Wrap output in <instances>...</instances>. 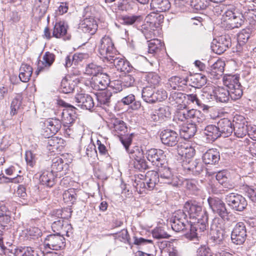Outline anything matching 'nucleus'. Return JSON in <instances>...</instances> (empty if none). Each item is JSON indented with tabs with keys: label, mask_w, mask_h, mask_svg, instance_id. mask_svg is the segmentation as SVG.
<instances>
[{
	"label": "nucleus",
	"mask_w": 256,
	"mask_h": 256,
	"mask_svg": "<svg viewBox=\"0 0 256 256\" xmlns=\"http://www.w3.org/2000/svg\"><path fill=\"white\" fill-rule=\"evenodd\" d=\"M132 134L129 135L125 139H122L121 142L128 153L130 158L134 160V168L139 170H146L148 168V165L144 159V151L142 148L138 146H134L130 149L129 148V146L132 142Z\"/></svg>",
	"instance_id": "1"
},
{
	"label": "nucleus",
	"mask_w": 256,
	"mask_h": 256,
	"mask_svg": "<svg viewBox=\"0 0 256 256\" xmlns=\"http://www.w3.org/2000/svg\"><path fill=\"white\" fill-rule=\"evenodd\" d=\"M98 52L102 58L112 62L116 59L117 51L112 38L104 36L98 45Z\"/></svg>",
	"instance_id": "2"
},
{
	"label": "nucleus",
	"mask_w": 256,
	"mask_h": 256,
	"mask_svg": "<svg viewBox=\"0 0 256 256\" xmlns=\"http://www.w3.org/2000/svg\"><path fill=\"white\" fill-rule=\"evenodd\" d=\"M209 204L214 213L217 214L225 222H234L236 221L234 215L228 212L225 204L218 198L208 199Z\"/></svg>",
	"instance_id": "3"
},
{
	"label": "nucleus",
	"mask_w": 256,
	"mask_h": 256,
	"mask_svg": "<svg viewBox=\"0 0 256 256\" xmlns=\"http://www.w3.org/2000/svg\"><path fill=\"white\" fill-rule=\"evenodd\" d=\"M184 214L187 213L190 220H196L206 214V212L202 211V206L200 203L195 200H191L185 202L184 209L182 211Z\"/></svg>",
	"instance_id": "4"
},
{
	"label": "nucleus",
	"mask_w": 256,
	"mask_h": 256,
	"mask_svg": "<svg viewBox=\"0 0 256 256\" xmlns=\"http://www.w3.org/2000/svg\"><path fill=\"white\" fill-rule=\"evenodd\" d=\"M42 126L41 134L46 138H49L60 130L62 122L58 118H50L46 120Z\"/></svg>",
	"instance_id": "5"
},
{
	"label": "nucleus",
	"mask_w": 256,
	"mask_h": 256,
	"mask_svg": "<svg viewBox=\"0 0 256 256\" xmlns=\"http://www.w3.org/2000/svg\"><path fill=\"white\" fill-rule=\"evenodd\" d=\"M226 201L232 210L238 212L244 210L248 205L245 198L238 194H229L226 196Z\"/></svg>",
	"instance_id": "6"
},
{
	"label": "nucleus",
	"mask_w": 256,
	"mask_h": 256,
	"mask_svg": "<svg viewBox=\"0 0 256 256\" xmlns=\"http://www.w3.org/2000/svg\"><path fill=\"white\" fill-rule=\"evenodd\" d=\"M109 126L112 133L115 136H117L120 138V140L122 139H125L129 136H127L124 138L123 136H125L128 132V127L126 123L122 120L117 118H112L110 120Z\"/></svg>",
	"instance_id": "7"
},
{
	"label": "nucleus",
	"mask_w": 256,
	"mask_h": 256,
	"mask_svg": "<svg viewBox=\"0 0 256 256\" xmlns=\"http://www.w3.org/2000/svg\"><path fill=\"white\" fill-rule=\"evenodd\" d=\"M233 132L238 138H244L248 133L247 121L242 115L236 114L233 118Z\"/></svg>",
	"instance_id": "8"
},
{
	"label": "nucleus",
	"mask_w": 256,
	"mask_h": 256,
	"mask_svg": "<svg viewBox=\"0 0 256 256\" xmlns=\"http://www.w3.org/2000/svg\"><path fill=\"white\" fill-rule=\"evenodd\" d=\"M246 230L243 222H238L234 226L231 234L232 242L236 244H242L246 240Z\"/></svg>",
	"instance_id": "9"
},
{
	"label": "nucleus",
	"mask_w": 256,
	"mask_h": 256,
	"mask_svg": "<svg viewBox=\"0 0 256 256\" xmlns=\"http://www.w3.org/2000/svg\"><path fill=\"white\" fill-rule=\"evenodd\" d=\"M44 244L50 249L58 250L65 247L66 242L62 236L59 234H50L44 239Z\"/></svg>",
	"instance_id": "10"
},
{
	"label": "nucleus",
	"mask_w": 256,
	"mask_h": 256,
	"mask_svg": "<svg viewBox=\"0 0 256 256\" xmlns=\"http://www.w3.org/2000/svg\"><path fill=\"white\" fill-rule=\"evenodd\" d=\"M163 163L158 168V175L164 183L171 184L172 186H176L180 184V180L176 177L174 176L170 168L164 166Z\"/></svg>",
	"instance_id": "11"
},
{
	"label": "nucleus",
	"mask_w": 256,
	"mask_h": 256,
	"mask_svg": "<svg viewBox=\"0 0 256 256\" xmlns=\"http://www.w3.org/2000/svg\"><path fill=\"white\" fill-rule=\"evenodd\" d=\"M56 56L54 54L46 52L42 56V59L38 61L36 74L38 76L40 72L48 70L54 62Z\"/></svg>",
	"instance_id": "12"
},
{
	"label": "nucleus",
	"mask_w": 256,
	"mask_h": 256,
	"mask_svg": "<svg viewBox=\"0 0 256 256\" xmlns=\"http://www.w3.org/2000/svg\"><path fill=\"white\" fill-rule=\"evenodd\" d=\"M68 26L64 21L56 22L52 30V36L56 38L70 40V35L68 32Z\"/></svg>",
	"instance_id": "13"
},
{
	"label": "nucleus",
	"mask_w": 256,
	"mask_h": 256,
	"mask_svg": "<svg viewBox=\"0 0 256 256\" xmlns=\"http://www.w3.org/2000/svg\"><path fill=\"white\" fill-rule=\"evenodd\" d=\"M90 86L95 90H104L110 84V78L104 72L94 77H92Z\"/></svg>",
	"instance_id": "14"
},
{
	"label": "nucleus",
	"mask_w": 256,
	"mask_h": 256,
	"mask_svg": "<svg viewBox=\"0 0 256 256\" xmlns=\"http://www.w3.org/2000/svg\"><path fill=\"white\" fill-rule=\"evenodd\" d=\"M160 140L162 144L170 146H176L180 139L178 134L171 130H164L161 132Z\"/></svg>",
	"instance_id": "15"
},
{
	"label": "nucleus",
	"mask_w": 256,
	"mask_h": 256,
	"mask_svg": "<svg viewBox=\"0 0 256 256\" xmlns=\"http://www.w3.org/2000/svg\"><path fill=\"white\" fill-rule=\"evenodd\" d=\"M148 160L156 167H160L162 164L164 152L160 149L151 148L146 152Z\"/></svg>",
	"instance_id": "16"
},
{
	"label": "nucleus",
	"mask_w": 256,
	"mask_h": 256,
	"mask_svg": "<svg viewBox=\"0 0 256 256\" xmlns=\"http://www.w3.org/2000/svg\"><path fill=\"white\" fill-rule=\"evenodd\" d=\"M65 140L58 136H52L48 140L46 148L50 153L61 152L64 148Z\"/></svg>",
	"instance_id": "17"
},
{
	"label": "nucleus",
	"mask_w": 256,
	"mask_h": 256,
	"mask_svg": "<svg viewBox=\"0 0 256 256\" xmlns=\"http://www.w3.org/2000/svg\"><path fill=\"white\" fill-rule=\"evenodd\" d=\"M186 214L182 210H178L175 214L171 226L172 229L176 232H179L186 228V224L188 222L186 219Z\"/></svg>",
	"instance_id": "18"
},
{
	"label": "nucleus",
	"mask_w": 256,
	"mask_h": 256,
	"mask_svg": "<svg viewBox=\"0 0 256 256\" xmlns=\"http://www.w3.org/2000/svg\"><path fill=\"white\" fill-rule=\"evenodd\" d=\"M12 223V212L9 210L7 204L0 206V228L4 230Z\"/></svg>",
	"instance_id": "19"
},
{
	"label": "nucleus",
	"mask_w": 256,
	"mask_h": 256,
	"mask_svg": "<svg viewBox=\"0 0 256 256\" xmlns=\"http://www.w3.org/2000/svg\"><path fill=\"white\" fill-rule=\"evenodd\" d=\"M225 66L226 64L224 60L221 59L218 60L206 70L208 76L211 78L219 79L223 74Z\"/></svg>",
	"instance_id": "20"
},
{
	"label": "nucleus",
	"mask_w": 256,
	"mask_h": 256,
	"mask_svg": "<svg viewBox=\"0 0 256 256\" xmlns=\"http://www.w3.org/2000/svg\"><path fill=\"white\" fill-rule=\"evenodd\" d=\"M230 44V40L224 36H220L218 40H214L212 46V51L218 54L224 53Z\"/></svg>",
	"instance_id": "21"
},
{
	"label": "nucleus",
	"mask_w": 256,
	"mask_h": 256,
	"mask_svg": "<svg viewBox=\"0 0 256 256\" xmlns=\"http://www.w3.org/2000/svg\"><path fill=\"white\" fill-rule=\"evenodd\" d=\"M151 28H161L164 20V14L158 12H152L146 18Z\"/></svg>",
	"instance_id": "22"
},
{
	"label": "nucleus",
	"mask_w": 256,
	"mask_h": 256,
	"mask_svg": "<svg viewBox=\"0 0 256 256\" xmlns=\"http://www.w3.org/2000/svg\"><path fill=\"white\" fill-rule=\"evenodd\" d=\"M218 128L219 129L222 136L228 137L233 132V122L230 118H221L218 122Z\"/></svg>",
	"instance_id": "23"
},
{
	"label": "nucleus",
	"mask_w": 256,
	"mask_h": 256,
	"mask_svg": "<svg viewBox=\"0 0 256 256\" xmlns=\"http://www.w3.org/2000/svg\"><path fill=\"white\" fill-rule=\"evenodd\" d=\"M80 28L84 32L92 35L96 32L98 24L94 18H84L81 22Z\"/></svg>",
	"instance_id": "24"
},
{
	"label": "nucleus",
	"mask_w": 256,
	"mask_h": 256,
	"mask_svg": "<svg viewBox=\"0 0 256 256\" xmlns=\"http://www.w3.org/2000/svg\"><path fill=\"white\" fill-rule=\"evenodd\" d=\"M78 106L82 108L90 110L94 106V102L92 96L87 94H77L74 98Z\"/></svg>",
	"instance_id": "25"
},
{
	"label": "nucleus",
	"mask_w": 256,
	"mask_h": 256,
	"mask_svg": "<svg viewBox=\"0 0 256 256\" xmlns=\"http://www.w3.org/2000/svg\"><path fill=\"white\" fill-rule=\"evenodd\" d=\"M186 78L173 76L168 80L167 85L172 90H184L187 85Z\"/></svg>",
	"instance_id": "26"
},
{
	"label": "nucleus",
	"mask_w": 256,
	"mask_h": 256,
	"mask_svg": "<svg viewBox=\"0 0 256 256\" xmlns=\"http://www.w3.org/2000/svg\"><path fill=\"white\" fill-rule=\"evenodd\" d=\"M212 94L216 100L221 102H228L230 98L229 90L222 86H214Z\"/></svg>",
	"instance_id": "27"
},
{
	"label": "nucleus",
	"mask_w": 256,
	"mask_h": 256,
	"mask_svg": "<svg viewBox=\"0 0 256 256\" xmlns=\"http://www.w3.org/2000/svg\"><path fill=\"white\" fill-rule=\"evenodd\" d=\"M40 182L42 185L51 188L56 184V176L52 171L45 170L40 176Z\"/></svg>",
	"instance_id": "28"
},
{
	"label": "nucleus",
	"mask_w": 256,
	"mask_h": 256,
	"mask_svg": "<svg viewBox=\"0 0 256 256\" xmlns=\"http://www.w3.org/2000/svg\"><path fill=\"white\" fill-rule=\"evenodd\" d=\"M220 158L219 152L216 149H210L203 155L202 160L206 164H214Z\"/></svg>",
	"instance_id": "29"
},
{
	"label": "nucleus",
	"mask_w": 256,
	"mask_h": 256,
	"mask_svg": "<svg viewBox=\"0 0 256 256\" xmlns=\"http://www.w3.org/2000/svg\"><path fill=\"white\" fill-rule=\"evenodd\" d=\"M172 98H174L176 103L180 102V100H178V99L180 100H182L183 98H184L187 100L186 103L188 104H196L198 106H200V100L196 94H186L184 96L183 94L181 92H174L172 94Z\"/></svg>",
	"instance_id": "30"
},
{
	"label": "nucleus",
	"mask_w": 256,
	"mask_h": 256,
	"mask_svg": "<svg viewBox=\"0 0 256 256\" xmlns=\"http://www.w3.org/2000/svg\"><path fill=\"white\" fill-rule=\"evenodd\" d=\"M171 6L169 0H152L150 9L158 12H166L170 10Z\"/></svg>",
	"instance_id": "31"
},
{
	"label": "nucleus",
	"mask_w": 256,
	"mask_h": 256,
	"mask_svg": "<svg viewBox=\"0 0 256 256\" xmlns=\"http://www.w3.org/2000/svg\"><path fill=\"white\" fill-rule=\"evenodd\" d=\"M144 181L148 186V190H152L159 181L158 174L154 170L148 171L145 175Z\"/></svg>",
	"instance_id": "32"
},
{
	"label": "nucleus",
	"mask_w": 256,
	"mask_h": 256,
	"mask_svg": "<svg viewBox=\"0 0 256 256\" xmlns=\"http://www.w3.org/2000/svg\"><path fill=\"white\" fill-rule=\"evenodd\" d=\"M33 72L32 68L26 64H22L20 68L19 78L23 82H28Z\"/></svg>",
	"instance_id": "33"
},
{
	"label": "nucleus",
	"mask_w": 256,
	"mask_h": 256,
	"mask_svg": "<svg viewBox=\"0 0 256 256\" xmlns=\"http://www.w3.org/2000/svg\"><path fill=\"white\" fill-rule=\"evenodd\" d=\"M61 122L64 127L72 126L76 120V116L70 110L64 109L62 113Z\"/></svg>",
	"instance_id": "34"
},
{
	"label": "nucleus",
	"mask_w": 256,
	"mask_h": 256,
	"mask_svg": "<svg viewBox=\"0 0 256 256\" xmlns=\"http://www.w3.org/2000/svg\"><path fill=\"white\" fill-rule=\"evenodd\" d=\"M120 19L122 21V24L128 26L134 24H141L143 21L144 16L142 15H125L120 16Z\"/></svg>",
	"instance_id": "35"
},
{
	"label": "nucleus",
	"mask_w": 256,
	"mask_h": 256,
	"mask_svg": "<svg viewBox=\"0 0 256 256\" xmlns=\"http://www.w3.org/2000/svg\"><path fill=\"white\" fill-rule=\"evenodd\" d=\"M74 82L70 76H66L61 82L60 90L64 94L72 92L74 88Z\"/></svg>",
	"instance_id": "36"
},
{
	"label": "nucleus",
	"mask_w": 256,
	"mask_h": 256,
	"mask_svg": "<svg viewBox=\"0 0 256 256\" xmlns=\"http://www.w3.org/2000/svg\"><path fill=\"white\" fill-rule=\"evenodd\" d=\"M22 96L20 94H16L12 99L10 106V116H13L18 113V110L22 108Z\"/></svg>",
	"instance_id": "37"
},
{
	"label": "nucleus",
	"mask_w": 256,
	"mask_h": 256,
	"mask_svg": "<svg viewBox=\"0 0 256 256\" xmlns=\"http://www.w3.org/2000/svg\"><path fill=\"white\" fill-rule=\"evenodd\" d=\"M227 172L224 171L219 172L216 175V179L224 188L232 189L234 186L227 176Z\"/></svg>",
	"instance_id": "38"
},
{
	"label": "nucleus",
	"mask_w": 256,
	"mask_h": 256,
	"mask_svg": "<svg viewBox=\"0 0 256 256\" xmlns=\"http://www.w3.org/2000/svg\"><path fill=\"white\" fill-rule=\"evenodd\" d=\"M197 221L191 222L194 227L198 229V232H202L206 230L208 226V216L206 214H204V216L199 217V218H196Z\"/></svg>",
	"instance_id": "39"
},
{
	"label": "nucleus",
	"mask_w": 256,
	"mask_h": 256,
	"mask_svg": "<svg viewBox=\"0 0 256 256\" xmlns=\"http://www.w3.org/2000/svg\"><path fill=\"white\" fill-rule=\"evenodd\" d=\"M178 151L182 156L188 159L193 158L196 153L194 148L188 144H186L178 147Z\"/></svg>",
	"instance_id": "40"
},
{
	"label": "nucleus",
	"mask_w": 256,
	"mask_h": 256,
	"mask_svg": "<svg viewBox=\"0 0 256 256\" xmlns=\"http://www.w3.org/2000/svg\"><path fill=\"white\" fill-rule=\"evenodd\" d=\"M188 120L192 124H200L204 120V114L199 110L192 109L188 110Z\"/></svg>",
	"instance_id": "41"
},
{
	"label": "nucleus",
	"mask_w": 256,
	"mask_h": 256,
	"mask_svg": "<svg viewBox=\"0 0 256 256\" xmlns=\"http://www.w3.org/2000/svg\"><path fill=\"white\" fill-rule=\"evenodd\" d=\"M78 190L70 188L65 190L63 194V200L64 202L73 204L76 200Z\"/></svg>",
	"instance_id": "42"
},
{
	"label": "nucleus",
	"mask_w": 256,
	"mask_h": 256,
	"mask_svg": "<svg viewBox=\"0 0 256 256\" xmlns=\"http://www.w3.org/2000/svg\"><path fill=\"white\" fill-rule=\"evenodd\" d=\"M50 0H35L34 7L36 12L40 16L46 12Z\"/></svg>",
	"instance_id": "43"
},
{
	"label": "nucleus",
	"mask_w": 256,
	"mask_h": 256,
	"mask_svg": "<svg viewBox=\"0 0 256 256\" xmlns=\"http://www.w3.org/2000/svg\"><path fill=\"white\" fill-rule=\"evenodd\" d=\"M51 171L53 172H62L64 166H67L66 163H64V160L60 156H56L52 159Z\"/></svg>",
	"instance_id": "44"
},
{
	"label": "nucleus",
	"mask_w": 256,
	"mask_h": 256,
	"mask_svg": "<svg viewBox=\"0 0 256 256\" xmlns=\"http://www.w3.org/2000/svg\"><path fill=\"white\" fill-rule=\"evenodd\" d=\"M240 76L236 74H226L223 77V82L228 88H234L236 85H240Z\"/></svg>",
	"instance_id": "45"
},
{
	"label": "nucleus",
	"mask_w": 256,
	"mask_h": 256,
	"mask_svg": "<svg viewBox=\"0 0 256 256\" xmlns=\"http://www.w3.org/2000/svg\"><path fill=\"white\" fill-rule=\"evenodd\" d=\"M196 132V124L189 123L184 125L181 128V132L186 139L190 138L193 136Z\"/></svg>",
	"instance_id": "46"
},
{
	"label": "nucleus",
	"mask_w": 256,
	"mask_h": 256,
	"mask_svg": "<svg viewBox=\"0 0 256 256\" xmlns=\"http://www.w3.org/2000/svg\"><path fill=\"white\" fill-rule=\"evenodd\" d=\"M145 80L148 86H152L155 88L160 84V78L156 72H150L146 74Z\"/></svg>",
	"instance_id": "47"
},
{
	"label": "nucleus",
	"mask_w": 256,
	"mask_h": 256,
	"mask_svg": "<svg viewBox=\"0 0 256 256\" xmlns=\"http://www.w3.org/2000/svg\"><path fill=\"white\" fill-rule=\"evenodd\" d=\"M103 72V68L102 66L94 63L88 64L86 68V74L94 77Z\"/></svg>",
	"instance_id": "48"
},
{
	"label": "nucleus",
	"mask_w": 256,
	"mask_h": 256,
	"mask_svg": "<svg viewBox=\"0 0 256 256\" xmlns=\"http://www.w3.org/2000/svg\"><path fill=\"white\" fill-rule=\"evenodd\" d=\"M164 46L163 43L158 38H152L148 41V52L154 54L160 52Z\"/></svg>",
	"instance_id": "49"
},
{
	"label": "nucleus",
	"mask_w": 256,
	"mask_h": 256,
	"mask_svg": "<svg viewBox=\"0 0 256 256\" xmlns=\"http://www.w3.org/2000/svg\"><path fill=\"white\" fill-rule=\"evenodd\" d=\"M140 176L142 178L138 175L137 177H136L133 186L139 194H143L146 192V190H148V186L146 185V181L143 180L144 176L140 174Z\"/></svg>",
	"instance_id": "50"
},
{
	"label": "nucleus",
	"mask_w": 256,
	"mask_h": 256,
	"mask_svg": "<svg viewBox=\"0 0 256 256\" xmlns=\"http://www.w3.org/2000/svg\"><path fill=\"white\" fill-rule=\"evenodd\" d=\"M205 134L211 140H216L221 136V134L218 126L213 124L207 126L205 128Z\"/></svg>",
	"instance_id": "51"
},
{
	"label": "nucleus",
	"mask_w": 256,
	"mask_h": 256,
	"mask_svg": "<svg viewBox=\"0 0 256 256\" xmlns=\"http://www.w3.org/2000/svg\"><path fill=\"white\" fill-rule=\"evenodd\" d=\"M186 108V105L180 104L178 106L174 118L180 122H184L188 120V110H185Z\"/></svg>",
	"instance_id": "52"
},
{
	"label": "nucleus",
	"mask_w": 256,
	"mask_h": 256,
	"mask_svg": "<svg viewBox=\"0 0 256 256\" xmlns=\"http://www.w3.org/2000/svg\"><path fill=\"white\" fill-rule=\"evenodd\" d=\"M154 88L148 86L144 88L142 91V98L146 102L152 104L153 96H154Z\"/></svg>",
	"instance_id": "53"
},
{
	"label": "nucleus",
	"mask_w": 256,
	"mask_h": 256,
	"mask_svg": "<svg viewBox=\"0 0 256 256\" xmlns=\"http://www.w3.org/2000/svg\"><path fill=\"white\" fill-rule=\"evenodd\" d=\"M191 80L194 87L200 88L206 84L207 78L203 74H197L192 76L191 78Z\"/></svg>",
	"instance_id": "54"
},
{
	"label": "nucleus",
	"mask_w": 256,
	"mask_h": 256,
	"mask_svg": "<svg viewBox=\"0 0 256 256\" xmlns=\"http://www.w3.org/2000/svg\"><path fill=\"white\" fill-rule=\"evenodd\" d=\"M228 88L230 90V97L232 100H237L242 97L243 94V92L241 84L236 85L234 88Z\"/></svg>",
	"instance_id": "55"
},
{
	"label": "nucleus",
	"mask_w": 256,
	"mask_h": 256,
	"mask_svg": "<svg viewBox=\"0 0 256 256\" xmlns=\"http://www.w3.org/2000/svg\"><path fill=\"white\" fill-rule=\"evenodd\" d=\"M238 12L236 8H232L226 10L222 15L223 21L225 22L228 28H230V22L232 20L235 14H236V12Z\"/></svg>",
	"instance_id": "56"
},
{
	"label": "nucleus",
	"mask_w": 256,
	"mask_h": 256,
	"mask_svg": "<svg viewBox=\"0 0 256 256\" xmlns=\"http://www.w3.org/2000/svg\"><path fill=\"white\" fill-rule=\"evenodd\" d=\"M244 22V18L242 14L238 12H236L232 20L230 22L229 28L233 29L234 28H239Z\"/></svg>",
	"instance_id": "57"
},
{
	"label": "nucleus",
	"mask_w": 256,
	"mask_h": 256,
	"mask_svg": "<svg viewBox=\"0 0 256 256\" xmlns=\"http://www.w3.org/2000/svg\"><path fill=\"white\" fill-rule=\"evenodd\" d=\"M113 62H114L116 67L118 70L124 72H128L130 69L128 63L124 59H119L116 57V59Z\"/></svg>",
	"instance_id": "58"
},
{
	"label": "nucleus",
	"mask_w": 256,
	"mask_h": 256,
	"mask_svg": "<svg viewBox=\"0 0 256 256\" xmlns=\"http://www.w3.org/2000/svg\"><path fill=\"white\" fill-rule=\"evenodd\" d=\"M168 97V94L166 90L164 88H159L154 92V96H153L152 104L157 102H162Z\"/></svg>",
	"instance_id": "59"
},
{
	"label": "nucleus",
	"mask_w": 256,
	"mask_h": 256,
	"mask_svg": "<svg viewBox=\"0 0 256 256\" xmlns=\"http://www.w3.org/2000/svg\"><path fill=\"white\" fill-rule=\"evenodd\" d=\"M111 92L108 91H104L97 94V100L100 104L108 105L110 102Z\"/></svg>",
	"instance_id": "60"
},
{
	"label": "nucleus",
	"mask_w": 256,
	"mask_h": 256,
	"mask_svg": "<svg viewBox=\"0 0 256 256\" xmlns=\"http://www.w3.org/2000/svg\"><path fill=\"white\" fill-rule=\"evenodd\" d=\"M116 238L124 243L130 244V238L126 229H123L118 232L115 234Z\"/></svg>",
	"instance_id": "61"
},
{
	"label": "nucleus",
	"mask_w": 256,
	"mask_h": 256,
	"mask_svg": "<svg viewBox=\"0 0 256 256\" xmlns=\"http://www.w3.org/2000/svg\"><path fill=\"white\" fill-rule=\"evenodd\" d=\"M152 236L156 239L168 238L170 236L160 227H156L152 230Z\"/></svg>",
	"instance_id": "62"
},
{
	"label": "nucleus",
	"mask_w": 256,
	"mask_h": 256,
	"mask_svg": "<svg viewBox=\"0 0 256 256\" xmlns=\"http://www.w3.org/2000/svg\"><path fill=\"white\" fill-rule=\"evenodd\" d=\"M157 115L159 119L164 120L170 118L171 115L170 108L165 106L160 107L158 110Z\"/></svg>",
	"instance_id": "63"
},
{
	"label": "nucleus",
	"mask_w": 256,
	"mask_h": 256,
	"mask_svg": "<svg viewBox=\"0 0 256 256\" xmlns=\"http://www.w3.org/2000/svg\"><path fill=\"white\" fill-rule=\"evenodd\" d=\"M73 234V228L72 225L66 222L64 224L62 230H60L59 235L64 236H66L68 237L72 236Z\"/></svg>",
	"instance_id": "64"
}]
</instances>
